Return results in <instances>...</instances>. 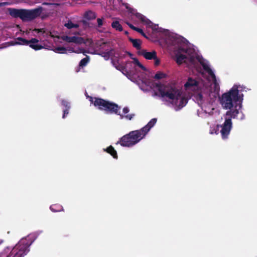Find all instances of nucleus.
Returning a JSON list of instances; mask_svg holds the SVG:
<instances>
[{"mask_svg": "<svg viewBox=\"0 0 257 257\" xmlns=\"http://www.w3.org/2000/svg\"><path fill=\"white\" fill-rule=\"evenodd\" d=\"M9 14L14 18H20L23 21H31L39 17L42 13L43 8L41 7L32 9H8Z\"/></svg>", "mask_w": 257, "mask_h": 257, "instance_id": "obj_3", "label": "nucleus"}, {"mask_svg": "<svg viewBox=\"0 0 257 257\" xmlns=\"http://www.w3.org/2000/svg\"><path fill=\"white\" fill-rule=\"evenodd\" d=\"M83 23L84 24H85V23H86V22H85V21H83Z\"/></svg>", "mask_w": 257, "mask_h": 257, "instance_id": "obj_44", "label": "nucleus"}, {"mask_svg": "<svg viewBox=\"0 0 257 257\" xmlns=\"http://www.w3.org/2000/svg\"><path fill=\"white\" fill-rule=\"evenodd\" d=\"M135 31L138 32V33H140L141 34L142 33H143V30L142 29L139 28L137 27Z\"/></svg>", "mask_w": 257, "mask_h": 257, "instance_id": "obj_35", "label": "nucleus"}, {"mask_svg": "<svg viewBox=\"0 0 257 257\" xmlns=\"http://www.w3.org/2000/svg\"><path fill=\"white\" fill-rule=\"evenodd\" d=\"M35 30L36 31H38L39 32H41L42 31V30L41 29H36Z\"/></svg>", "mask_w": 257, "mask_h": 257, "instance_id": "obj_38", "label": "nucleus"}, {"mask_svg": "<svg viewBox=\"0 0 257 257\" xmlns=\"http://www.w3.org/2000/svg\"><path fill=\"white\" fill-rule=\"evenodd\" d=\"M105 44H106V43H103L102 44V45H101V46H102L103 45H105Z\"/></svg>", "mask_w": 257, "mask_h": 257, "instance_id": "obj_39", "label": "nucleus"}, {"mask_svg": "<svg viewBox=\"0 0 257 257\" xmlns=\"http://www.w3.org/2000/svg\"><path fill=\"white\" fill-rule=\"evenodd\" d=\"M62 105L65 107V109H70V104L66 100H62L61 101Z\"/></svg>", "mask_w": 257, "mask_h": 257, "instance_id": "obj_28", "label": "nucleus"}, {"mask_svg": "<svg viewBox=\"0 0 257 257\" xmlns=\"http://www.w3.org/2000/svg\"><path fill=\"white\" fill-rule=\"evenodd\" d=\"M70 109H64L63 110V114L62 116L63 118H65L66 115L69 113V110Z\"/></svg>", "mask_w": 257, "mask_h": 257, "instance_id": "obj_31", "label": "nucleus"}, {"mask_svg": "<svg viewBox=\"0 0 257 257\" xmlns=\"http://www.w3.org/2000/svg\"><path fill=\"white\" fill-rule=\"evenodd\" d=\"M166 77V74L160 71H158L156 73L154 76V78L156 80H159Z\"/></svg>", "mask_w": 257, "mask_h": 257, "instance_id": "obj_24", "label": "nucleus"}, {"mask_svg": "<svg viewBox=\"0 0 257 257\" xmlns=\"http://www.w3.org/2000/svg\"><path fill=\"white\" fill-rule=\"evenodd\" d=\"M9 4H10V3H8V2L0 3V7H4V6H7V5H9Z\"/></svg>", "mask_w": 257, "mask_h": 257, "instance_id": "obj_34", "label": "nucleus"}, {"mask_svg": "<svg viewBox=\"0 0 257 257\" xmlns=\"http://www.w3.org/2000/svg\"><path fill=\"white\" fill-rule=\"evenodd\" d=\"M141 35H142L143 36H144V37H145V38H147V36H146V34H145L144 32H143V33H142V34H141Z\"/></svg>", "mask_w": 257, "mask_h": 257, "instance_id": "obj_37", "label": "nucleus"}, {"mask_svg": "<svg viewBox=\"0 0 257 257\" xmlns=\"http://www.w3.org/2000/svg\"><path fill=\"white\" fill-rule=\"evenodd\" d=\"M89 98V101L92 103L94 106L98 108V109L104 110L106 108V106L108 101L98 97H93L92 96H87Z\"/></svg>", "mask_w": 257, "mask_h": 257, "instance_id": "obj_7", "label": "nucleus"}, {"mask_svg": "<svg viewBox=\"0 0 257 257\" xmlns=\"http://www.w3.org/2000/svg\"><path fill=\"white\" fill-rule=\"evenodd\" d=\"M127 25H128L130 28H131L132 29H133L134 30H135L137 28L130 23H127Z\"/></svg>", "mask_w": 257, "mask_h": 257, "instance_id": "obj_36", "label": "nucleus"}, {"mask_svg": "<svg viewBox=\"0 0 257 257\" xmlns=\"http://www.w3.org/2000/svg\"><path fill=\"white\" fill-rule=\"evenodd\" d=\"M198 85V82L196 80L189 78L185 84L184 87L186 90H193L197 87Z\"/></svg>", "mask_w": 257, "mask_h": 257, "instance_id": "obj_12", "label": "nucleus"}, {"mask_svg": "<svg viewBox=\"0 0 257 257\" xmlns=\"http://www.w3.org/2000/svg\"><path fill=\"white\" fill-rule=\"evenodd\" d=\"M129 41L132 42L134 47L137 50H140L141 48L142 42L140 39H135L132 38H129Z\"/></svg>", "mask_w": 257, "mask_h": 257, "instance_id": "obj_15", "label": "nucleus"}, {"mask_svg": "<svg viewBox=\"0 0 257 257\" xmlns=\"http://www.w3.org/2000/svg\"><path fill=\"white\" fill-rule=\"evenodd\" d=\"M32 243V241H29L26 238L22 239L8 254L6 256L2 255V257H24L29 252V247Z\"/></svg>", "mask_w": 257, "mask_h": 257, "instance_id": "obj_4", "label": "nucleus"}, {"mask_svg": "<svg viewBox=\"0 0 257 257\" xmlns=\"http://www.w3.org/2000/svg\"><path fill=\"white\" fill-rule=\"evenodd\" d=\"M153 60H155V65L158 66L160 64V60L157 58V56H156V58L153 59Z\"/></svg>", "mask_w": 257, "mask_h": 257, "instance_id": "obj_32", "label": "nucleus"}, {"mask_svg": "<svg viewBox=\"0 0 257 257\" xmlns=\"http://www.w3.org/2000/svg\"><path fill=\"white\" fill-rule=\"evenodd\" d=\"M54 51L56 53L64 54L66 53V49L63 47H57L55 49Z\"/></svg>", "mask_w": 257, "mask_h": 257, "instance_id": "obj_26", "label": "nucleus"}, {"mask_svg": "<svg viewBox=\"0 0 257 257\" xmlns=\"http://www.w3.org/2000/svg\"><path fill=\"white\" fill-rule=\"evenodd\" d=\"M125 34L126 35H127V34H128V32H127V31H125Z\"/></svg>", "mask_w": 257, "mask_h": 257, "instance_id": "obj_43", "label": "nucleus"}, {"mask_svg": "<svg viewBox=\"0 0 257 257\" xmlns=\"http://www.w3.org/2000/svg\"><path fill=\"white\" fill-rule=\"evenodd\" d=\"M187 56L185 55L180 54L176 55V62L179 65L185 62Z\"/></svg>", "mask_w": 257, "mask_h": 257, "instance_id": "obj_18", "label": "nucleus"}, {"mask_svg": "<svg viewBox=\"0 0 257 257\" xmlns=\"http://www.w3.org/2000/svg\"><path fill=\"white\" fill-rule=\"evenodd\" d=\"M84 16L86 19L89 20L95 19L96 17V14L91 11L85 12Z\"/></svg>", "mask_w": 257, "mask_h": 257, "instance_id": "obj_19", "label": "nucleus"}, {"mask_svg": "<svg viewBox=\"0 0 257 257\" xmlns=\"http://www.w3.org/2000/svg\"><path fill=\"white\" fill-rule=\"evenodd\" d=\"M61 39L68 43H74L77 44H81L83 43V39L80 37H70L67 35H64L61 36Z\"/></svg>", "mask_w": 257, "mask_h": 257, "instance_id": "obj_9", "label": "nucleus"}, {"mask_svg": "<svg viewBox=\"0 0 257 257\" xmlns=\"http://www.w3.org/2000/svg\"><path fill=\"white\" fill-rule=\"evenodd\" d=\"M140 54L143 56L147 60H153L156 58L157 53L155 51L152 52H147L146 50H142L140 51Z\"/></svg>", "mask_w": 257, "mask_h": 257, "instance_id": "obj_11", "label": "nucleus"}, {"mask_svg": "<svg viewBox=\"0 0 257 257\" xmlns=\"http://www.w3.org/2000/svg\"><path fill=\"white\" fill-rule=\"evenodd\" d=\"M103 150L111 155L114 159L118 158L117 152L112 146H109L106 149H104Z\"/></svg>", "mask_w": 257, "mask_h": 257, "instance_id": "obj_14", "label": "nucleus"}, {"mask_svg": "<svg viewBox=\"0 0 257 257\" xmlns=\"http://www.w3.org/2000/svg\"><path fill=\"white\" fill-rule=\"evenodd\" d=\"M103 20H104V18H98L97 19V27L98 28H101V26L103 25Z\"/></svg>", "mask_w": 257, "mask_h": 257, "instance_id": "obj_29", "label": "nucleus"}, {"mask_svg": "<svg viewBox=\"0 0 257 257\" xmlns=\"http://www.w3.org/2000/svg\"><path fill=\"white\" fill-rule=\"evenodd\" d=\"M242 98L239 95L237 87L234 86L227 92L223 93L221 98L220 103L227 110L224 115V122L220 126V133L222 139L228 138L232 127V118H235L239 114V110L242 107Z\"/></svg>", "mask_w": 257, "mask_h": 257, "instance_id": "obj_1", "label": "nucleus"}, {"mask_svg": "<svg viewBox=\"0 0 257 257\" xmlns=\"http://www.w3.org/2000/svg\"><path fill=\"white\" fill-rule=\"evenodd\" d=\"M18 40L19 42H16V44L29 45L30 47L34 49L36 51L41 50L43 48V46L41 45L38 44L39 40L36 38H32L30 40H27L23 38L19 37Z\"/></svg>", "mask_w": 257, "mask_h": 257, "instance_id": "obj_6", "label": "nucleus"}, {"mask_svg": "<svg viewBox=\"0 0 257 257\" xmlns=\"http://www.w3.org/2000/svg\"><path fill=\"white\" fill-rule=\"evenodd\" d=\"M89 57L88 56H86L85 58H83L79 62V66L81 67H85L86 66L87 63L89 61Z\"/></svg>", "mask_w": 257, "mask_h": 257, "instance_id": "obj_23", "label": "nucleus"}, {"mask_svg": "<svg viewBox=\"0 0 257 257\" xmlns=\"http://www.w3.org/2000/svg\"><path fill=\"white\" fill-rule=\"evenodd\" d=\"M182 51L184 52H186V50L185 49H182Z\"/></svg>", "mask_w": 257, "mask_h": 257, "instance_id": "obj_40", "label": "nucleus"}, {"mask_svg": "<svg viewBox=\"0 0 257 257\" xmlns=\"http://www.w3.org/2000/svg\"><path fill=\"white\" fill-rule=\"evenodd\" d=\"M160 96L162 98H167L171 100L173 105L177 107L176 110L180 109L187 103V98L182 95L181 89L177 88L174 84H157Z\"/></svg>", "mask_w": 257, "mask_h": 257, "instance_id": "obj_2", "label": "nucleus"}, {"mask_svg": "<svg viewBox=\"0 0 257 257\" xmlns=\"http://www.w3.org/2000/svg\"><path fill=\"white\" fill-rule=\"evenodd\" d=\"M111 27L115 30L121 32L123 30L122 26L120 25L119 22L117 21H113L111 23Z\"/></svg>", "mask_w": 257, "mask_h": 257, "instance_id": "obj_20", "label": "nucleus"}, {"mask_svg": "<svg viewBox=\"0 0 257 257\" xmlns=\"http://www.w3.org/2000/svg\"><path fill=\"white\" fill-rule=\"evenodd\" d=\"M144 137L139 130L133 131L122 136L116 144L122 147H131L139 143Z\"/></svg>", "mask_w": 257, "mask_h": 257, "instance_id": "obj_5", "label": "nucleus"}, {"mask_svg": "<svg viewBox=\"0 0 257 257\" xmlns=\"http://www.w3.org/2000/svg\"><path fill=\"white\" fill-rule=\"evenodd\" d=\"M122 111L124 114H126L129 112L130 109L127 107H125L123 108Z\"/></svg>", "mask_w": 257, "mask_h": 257, "instance_id": "obj_33", "label": "nucleus"}, {"mask_svg": "<svg viewBox=\"0 0 257 257\" xmlns=\"http://www.w3.org/2000/svg\"><path fill=\"white\" fill-rule=\"evenodd\" d=\"M50 209L53 212L64 211L62 206L59 204H55L51 205L50 207Z\"/></svg>", "mask_w": 257, "mask_h": 257, "instance_id": "obj_17", "label": "nucleus"}, {"mask_svg": "<svg viewBox=\"0 0 257 257\" xmlns=\"http://www.w3.org/2000/svg\"><path fill=\"white\" fill-rule=\"evenodd\" d=\"M64 26L68 29H71L72 28H78L79 27V25L73 24L71 21L69 20L68 21L67 23L64 24Z\"/></svg>", "mask_w": 257, "mask_h": 257, "instance_id": "obj_22", "label": "nucleus"}, {"mask_svg": "<svg viewBox=\"0 0 257 257\" xmlns=\"http://www.w3.org/2000/svg\"><path fill=\"white\" fill-rule=\"evenodd\" d=\"M135 115V114H130L125 115H123V118L124 117L126 119L131 120Z\"/></svg>", "mask_w": 257, "mask_h": 257, "instance_id": "obj_30", "label": "nucleus"}, {"mask_svg": "<svg viewBox=\"0 0 257 257\" xmlns=\"http://www.w3.org/2000/svg\"><path fill=\"white\" fill-rule=\"evenodd\" d=\"M127 53L130 55V56H131L132 55V54L129 53V52H127Z\"/></svg>", "mask_w": 257, "mask_h": 257, "instance_id": "obj_41", "label": "nucleus"}, {"mask_svg": "<svg viewBox=\"0 0 257 257\" xmlns=\"http://www.w3.org/2000/svg\"><path fill=\"white\" fill-rule=\"evenodd\" d=\"M157 118L152 119L147 125L139 130L143 136L145 137L150 129L155 124Z\"/></svg>", "mask_w": 257, "mask_h": 257, "instance_id": "obj_10", "label": "nucleus"}, {"mask_svg": "<svg viewBox=\"0 0 257 257\" xmlns=\"http://www.w3.org/2000/svg\"><path fill=\"white\" fill-rule=\"evenodd\" d=\"M114 49H111L106 52H101L99 54L102 57H104L105 60H108L110 56L114 54Z\"/></svg>", "mask_w": 257, "mask_h": 257, "instance_id": "obj_16", "label": "nucleus"}, {"mask_svg": "<svg viewBox=\"0 0 257 257\" xmlns=\"http://www.w3.org/2000/svg\"><path fill=\"white\" fill-rule=\"evenodd\" d=\"M199 63L202 66L203 69L208 73V74L211 77V78L214 80L216 81V77L211 70V69L209 67L207 64L205 63L203 60H199Z\"/></svg>", "mask_w": 257, "mask_h": 257, "instance_id": "obj_13", "label": "nucleus"}, {"mask_svg": "<svg viewBox=\"0 0 257 257\" xmlns=\"http://www.w3.org/2000/svg\"><path fill=\"white\" fill-rule=\"evenodd\" d=\"M194 98L197 101L199 105H200L203 102V95L201 93H197L194 95Z\"/></svg>", "mask_w": 257, "mask_h": 257, "instance_id": "obj_21", "label": "nucleus"}, {"mask_svg": "<svg viewBox=\"0 0 257 257\" xmlns=\"http://www.w3.org/2000/svg\"><path fill=\"white\" fill-rule=\"evenodd\" d=\"M136 17L142 22H146L147 20V19L146 18V17L140 13H137Z\"/></svg>", "mask_w": 257, "mask_h": 257, "instance_id": "obj_27", "label": "nucleus"}, {"mask_svg": "<svg viewBox=\"0 0 257 257\" xmlns=\"http://www.w3.org/2000/svg\"><path fill=\"white\" fill-rule=\"evenodd\" d=\"M133 63L138 66L140 68H141L143 70L146 71V68L145 66H144L138 60L137 58H133Z\"/></svg>", "mask_w": 257, "mask_h": 257, "instance_id": "obj_25", "label": "nucleus"}, {"mask_svg": "<svg viewBox=\"0 0 257 257\" xmlns=\"http://www.w3.org/2000/svg\"><path fill=\"white\" fill-rule=\"evenodd\" d=\"M115 68L118 69V70H119V69L118 68V66H115Z\"/></svg>", "mask_w": 257, "mask_h": 257, "instance_id": "obj_42", "label": "nucleus"}, {"mask_svg": "<svg viewBox=\"0 0 257 257\" xmlns=\"http://www.w3.org/2000/svg\"><path fill=\"white\" fill-rule=\"evenodd\" d=\"M120 108V107L117 104L108 101L104 111L107 113H114L117 115H120V118H122L123 117V115L121 114L119 112Z\"/></svg>", "mask_w": 257, "mask_h": 257, "instance_id": "obj_8", "label": "nucleus"}]
</instances>
